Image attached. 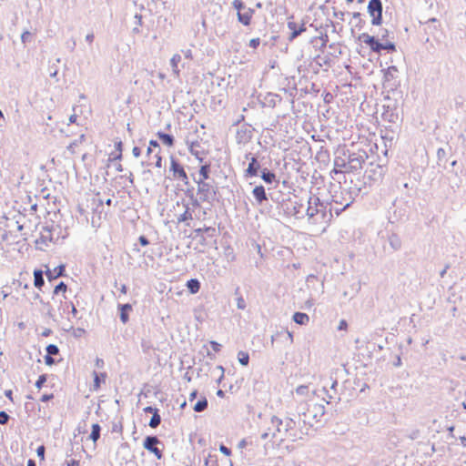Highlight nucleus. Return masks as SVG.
<instances>
[{
  "label": "nucleus",
  "mask_w": 466,
  "mask_h": 466,
  "mask_svg": "<svg viewBox=\"0 0 466 466\" xmlns=\"http://www.w3.org/2000/svg\"><path fill=\"white\" fill-rule=\"evenodd\" d=\"M299 415L302 417L304 423L312 425L320 421L325 415V406L320 403H301L299 407Z\"/></svg>",
  "instance_id": "obj_1"
},
{
  "label": "nucleus",
  "mask_w": 466,
  "mask_h": 466,
  "mask_svg": "<svg viewBox=\"0 0 466 466\" xmlns=\"http://www.w3.org/2000/svg\"><path fill=\"white\" fill-rule=\"evenodd\" d=\"M23 219L24 216L21 214L20 210H10L0 218V228H3L5 232L10 234L20 231L23 229Z\"/></svg>",
  "instance_id": "obj_2"
},
{
  "label": "nucleus",
  "mask_w": 466,
  "mask_h": 466,
  "mask_svg": "<svg viewBox=\"0 0 466 466\" xmlns=\"http://www.w3.org/2000/svg\"><path fill=\"white\" fill-rule=\"evenodd\" d=\"M349 161L346 149H338L334 158V167L330 171V176L334 180L340 182V178L338 176H342L345 179V174L351 173L348 167Z\"/></svg>",
  "instance_id": "obj_3"
},
{
  "label": "nucleus",
  "mask_w": 466,
  "mask_h": 466,
  "mask_svg": "<svg viewBox=\"0 0 466 466\" xmlns=\"http://www.w3.org/2000/svg\"><path fill=\"white\" fill-rule=\"evenodd\" d=\"M327 206H308L309 215L307 219L311 224L328 223L332 217L331 210L327 213Z\"/></svg>",
  "instance_id": "obj_4"
},
{
  "label": "nucleus",
  "mask_w": 466,
  "mask_h": 466,
  "mask_svg": "<svg viewBox=\"0 0 466 466\" xmlns=\"http://www.w3.org/2000/svg\"><path fill=\"white\" fill-rule=\"evenodd\" d=\"M349 161L348 167L352 174L359 173L363 168V164L368 158V154L365 150H359L357 152L346 149Z\"/></svg>",
  "instance_id": "obj_5"
},
{
  "label": "nucleus",
  "mask_w": 466,
  "mask_h": 466,
  "mask_svg": "<svg viewBox=\"0 0 466 466\" xmlns=\"http://www.w3.org/2000/svg\"><path fill=\"white\" fill-rule=\"evenodd\" d=\"M399 72L396 66H390L382 69L383 73V87L388 91H395L400 86V80L397 79Z\"/></svg>",
  "instance_id": "obj_6"
},
{
  "label": "nucleus",
  "mask_w": 466,
  "mask_h": 466,
  "mask_svg": "<svg viewBox=\"0 0 466 466\" xmlns=\"http://www.w3.org/2000/svg\"><path fill=\"white\" fill-rule=\"evenodd\" d=\"M367 10L371 17V25H380L383 22V5L381 0H370Z\"/></svg>",
  "instance_id": "obj_7"
},
{
  "label": "nucleus",
  "mask_w": 466,
  "mask_h": 466,
  "mask_svg": "<svg viewBox=\"0 0 466 466\" xmlns=\"http://www.w3.org/2000/svg\"><path fill=\"white\" fill-rule=\"evenodd\" d=\"M198 184V196L200 201L212 202L216 198V191L212 185L205 181H195Z\"/></svg>",
  "instance_id": "obj_8"
},
{
  "label": "nucleus",
  "mask_w": 466,
  "mask_h": 466,
  "mask_svg": "<svg viewBox=\"0 0 466 466\" xmlns=\"http://www.w3.org/2000/svg\"><path fill=\"white\" fill-rule=\"evenodd\" d=\"M169 172L172 173V176L175 179L182 181L186 185L188 184V177L184 169V167L181 165L179 160L176 158L174 156L170 157Z\"/></svg>",
  "instance_id": "obj_9"
},
{
  "label": "nucleus",
  "mask_w": 466,
  "mask_h": 466,
  "mask_svg": "<svg viewBox=\"0 0 466 466\" xmlns=\"http://www.w3.org/2000/svg\"><path fill=\"white\" fill-rule=\"evenodd\" d=\"M254 128L251 125L244 123L238 130L236 134V141L238 144H247L253 137Z\"/></svg>",
  "instance_id": "obj_10"
},
{
  "label": "nucleus",
  "mask_w": 466,
  "mask_h": 466,
  "mask_svg": "<svg viewBox=\"0 0 466 466\" xmlns=\"http://www.w3.org/2000/svg\"><path fill=\"white\" fill-rule=\"evenodd\" d=\"M54 229L50 228L48 227H44L43 229L40 232V237L35 240V244L37 245V248L41 250L44 249V248L41 245L47 246L48 243H55L56 239L54 238L53 235Z\"/></svg>",
  "instance_id": "obj_11"
},
{
  "label": "nucleus",
  "mask_w": 466,
  "mask_h": 466,
  "mask_svg": "<svg viewBox=\"0 0 466 466\" xmlns=\"http://www.w3.org/2000/svg\"><path fill=\"white\" fill-rule=\"evenodd\" d=\"M387 171V167L383 165H376L373 167V164L370 163V167H367L365 174L368 176L369 179L373 181H378L383 177Z\"/></svg>",
  "instance_id": "obj_12"
},
{
  "label": "nucleus",
  "mask_w": 466,
  "mask_h": 466,
  "mask_svg": "<svg viewBox=\"0 0 466 466\" xmlns=\"http://www.w3.org/2000/svg\"><path fill=\"white\" fill-rule=\"evenodd\" d=\"M160 443V441L156 436H147L144 440V448L150 452L154 453L157 459L162 458L161 451L157 447V445Z\"/></svg>",
  "instance_id": "obj_13"
},
{
  "label": "nucleus",
  "mask_w": 466,
  "mask_h": 466,
  "mask_svg": "<svg viewBox=\"0 0 466 466\" xmlns=\"http://www.w3.org/2000/svg\"><path fill=\"white\" fill-rule=\"evenodd\" d=\"M272 423L276 424L277 431L279 432H281L283 431L286 433H288L291 430H294V428L296 426L295 420L291 418H287L284 420H282L277 417H273Z\"/></svg>",
  "instance_id": "obj_14"
},
{
  "label": "nucleus",
  "mask_w": 466,
  "mask_h": 466,
  "mask_svg": "<svg viewBox=\"0 0 466 466\" xmlns=\"http://www.w3.org/2000/svg\"><path fill=\"white\" fill-rule=\"evenodd\" d=\"M262 169L263 168L261 167L260 162L258 160V157H250V161L248 165V167L245 169L244 175L248 178L258 177Z\"/></svg>",
  "instance_id": "obj_15"
},
{
  "label": "nucleus",
  "mask_w": 466,
  "mask_h": 466,
  "mask_svg": "<svg viewBox=\"0 0 466 466\" xmlns=\"http://www.w3.org/2000/svg\"><path fill=\"white\" fill-rule=\"evenodd\" d=\"M357 40L365 44L367 47L370 48V52L373 53L376 48V45L379 42L380 35H370L368 33H362L358 35Z\"/></svg>",
  "instance_id": "obj_16"
},
{
  "label": "nucleus",
  "mask_w": 466,
  "mask_h": 466,
  "mask_svg": "<svg viewBox=\"0 0 466 466\" xmlns=\"http://www.w3.org/2000/svg\"><path fill=\"white\" fill-rule=\"evenodd\" d=\"M288 28L290 30V34L288 37L289 42H293L298 36H299L302 33L306 32L307 27L305 23H302L300 25H298L297 23L293 21H289Z\"/></svg>",
  "instance_id": "obj_17"
},
{
  "label": "nucleus",
  "mask_w": 466,
  "mask_h": 466,
  "mask_svg": "<svg viewBox=\"0 0 466 466\" xmlns=\"http://www.w3.org/2000/svg\"><path fill=\"white\" fill-rule=\"evenodd\" d=\"M255 14V10L247 7L245 10L240 13H237L238 21L245 26H248L251 24L252 16Z\"/></svg>",
  "instance_id": "obj_18"
},
{
  "label": "nucleus",
  "mask_w": 466,
  "mask_h": 466,
  "mask_svg": "<svg viewBox=\"0 0 466 466\" xmlns=\"http://www.w3.org/2000/svg\"><path fill=\"white\" fill-rule=\"evenodd\" d=\"M414 183L410 187L408 183L403 184V188L405 189V193L401 194L400 201L404 204H408L409 202L413 200V197L417 194V189L413 187Z\"/></svg>",
  "instance_id": "obj_19"
},
{
  "label": "nucleus",
  "mask_w": 466,
  "mask_h": 466,
  "mask_svg": "<svg viewBox=\"0 0 466 466\" xmlns=\"http://www.w3.org/2000/svg\"><path fill=\"white\" fill-rule=\"evenodd\" d=\"M260 177L266 184H268V185H272V184L278 185L279 184V180L277 179V177H276V174L274 173V171H272L267 167H264L260 171Z\"/></svg>",
  "instance_id": "obj_20"
},
{
  "label": "nucleus",
  "mask_w": 466,
  "mask_h": 466,
  "mask_svg": "<svg viewBox=\"0 0 466 466\" xmlns=\"http://www.w3.org/2000/svg\"><path fill=\"white\" fill-rule=\"evenodd\" d=\"M65 272H66V266L62 264V265L56 267L54 269L47 268L46 270V276L49 281H52L59 277L64 276Z\"/></svg>",
  "instance_id": "obj_21"
},
{
  "label": "nucleus",
  "mask_w": 466,
  "mask_h": 466,
  "mask_svg": "<svg viewBox=\"0 0 466 466\" xmlns=\"http://www.w3.org/2000/svg\"><path fill=\"white\" fill-rule=\"evenodd\" d=\"M201 148V145L198 141H194L192 142L190 145H189V151L190 153L199 161V162H203L204 161V155H205V152L204 150H200Z\"/></svg>",
  "instance_id": "obj_22"
},
{
  "label": "nucleus",
  "mask_w": 466,
  "mask_h": 466,
  "mask_svg": "<svg viewBox=\"0 0 466 466\" xmlns=\"http://www.w3.org/2000/svg\"><path fill=\"white\" fill-rule=\"evenodd\" d=\"M294 210L295 218L297 219L307 218L309 215L308 206H287Z\"/></svg>",
  "instance_id": "obj_23"
},
{
  "label": "nucleus",
  "mask_w": 466,
  "mask_h": 466,
  "mask_svg": "<svg viewBox=\"0 0 466 466\" xmlns=\"http://www.w3.org/2000/svg\"><path fill=\"white\" fill-rule=\"evenodd\" d=\"M157 137L164 145L167 147H173L176 141L173 135L165 133L163 131H157Z\"/></svg>",
  "instance_id": "obj_24"
},
{
  "label": "nucleus",
  "mask_w": 466,
  "mask_h": 466,
  "mask_svg": "<svg viewBox=\"0 0 466 466\" xmlns=\"http://www.w3.org/2000/svg\"><path fill=\"white\" fill-rule=\"evenodd\" d=\"M211 170V165L210 163H205L202 165L198 171V177H194L195 181H205L206 179L209 178V173Z\"/></svg>",
  "instance_id": "obj_25"
},
{
  "label": "nucleus",
  "mask_w": 466,
  "mask_h": 466,
  "mask_svg": "<svg viewBox=\"0 0 466 466\" xmlns=\"http://www.w3.org/2000/svg\"><path fill=\"white\" fill-rule=\"evenodd\" d=\"M252 193H253V196H254L255 199L259 204L262 203L264 200L268 199L267 194H266V191H265V187L262 185L256 186L253 188Z\"/></svg>",
  "instance_id": "obj_26"
},
{
  "label": "nucleus",
  "mask_w": 466,
  "mask_h": 466,
  "mask_svg": "<svg viewBox=\"0 0 466 466\" xmlns=\"http://www.w3.org/2000/svg\"><path fill=\"white\" fill-rule=\"evenodd\" d=\"M120 309V319L123 323H127L129 319V312L132 311V305L129 303L121 305Z\"/></svg>",
  "instance_id": "obj_27"
},
{
  "label": "nucleus",
  "mask_w": 466,
  "mask_h": 466,
  "mask_svg": "<svg viewBox=\"0 0 466 466\" xmlns=\"http://www.w3.org/2000/svg\"><path fill=\"white\" fill-rule=\"evenodd\" d=\"M43 275V271L40 269H35L34 271V284L37 289H41L45 284Z\"/></svg>",
  "instance_id": "obj_28"
},
{
  "label": "nucleus",
  "mask_w": 466,
  "mask_h": 466,
  "mask_svg": "<svg viewBox=\"0 0 466 466\" xmlns=\"http://www.w3.org/2000/svg\"><path fill=\"white\" fill-rule=\"evenodd\" d=\"M293 320L299 325H306L309 321V317L306 313L296 312L293 315Z\"/></svg>",
  "instance_id": "obj_29"
},
{
  "label": "nucleus",
  "mask_w": 466,
  "mask_h": 466,
  "mask_svg": "<svg viewBox=\"0 0 466 466\" xmlns=\"http://www.w3.org/2000/svg\"><path fill=\"white\" fill-rule=\"evenodd\" d=\"M318 39H319L321 41V44L319 46H318V48L320 51H323L329 42V36L327 34H321L319 36L312 37L310 40V43L314 44V42L317 41ZM315 47H317V46H315Z\"/></svg>",
  "instance_id": "obj_30"
},
{
  "label": "nucleus",
  "mask_w": 466,
  "mask_h": 466,
  "mask_svg": "<svg viewBox=\"0 0 466 466\" xmlns=\"http://www.w3.org/2000/svg\"><path fill=\"white\" fill-rule=\"evenodd\" d=\"M352 17L357 20L354 26L358 28V30H362L366 25V20L362 18V14L360 12H354L352 14Z\"/></svg>",
  "instance_id": "obj_31"
},
{
  "label": "nucleus",
  "mask_w": 466,
  "mask_h": 466,
  "mask_svg": "<svg viewBox=\"0 0 466 466\" xmlns=\"http://www.w3.org/2000/svg\"><path fill=\"white\" fill-rule=\"evenodd\" d=\"M397 52V46L394 42L386 40L383 41V54H393Z\"/></svg>",
  "instance_id": "obj_32"
},
{
  "label": "nucleus",
  "mask_w": 466,
  "mask_h": 466,
  "mask_svg": "<svg viewBox=\"0 0 466 466\" xmlns=\"http://www.w3.org/2000/svg\"><path fill=\"white\" fill-rule=\"evenodd\" d=\"M389 242H390V247L394 249V250H398L401 247V240L400 238H399L398 235L396 234H391L390 237H389Z\"/></svg>",
  "instance_id": "obj_33"
},
{
  "label": "nucleus",
  "mask_w": 466,
  "mask_h": 466,
  "mask_svg": "<svg viewBox=\"0 0 466 466\" xmlns=\"http://www.w3.org/2000/svg\"><path fill=\"white\" fill-rule=\"evenodd\" d=\"M281 96L277 94L268 93L266 96V100L269 106L275 107L278 102L281 101Z\"/></svg>",
  "instance_id": "obj_34"
},
{
  "label": "nucleus",
  "mask_w": 466,
  "mask_h": 466,
  "mask_svg": "<svg viewBox=\"0 0 466 466\" xmlns=\"http://www.w3.org/2000/svg\"><path fill=\"white\" fill-rule=\"evenodd\" d=\"M187 287L192 294H196L200 289V283L198 279H192L187 281Z\"/></svg>",
  "instance_id": "obj_35"
},
{
  "label": "nucleus",
  "mask_w": 466,
  "mask_h": 466,
  "mask_svg": "<svg viewBox=\"0 0 466 466\" xmlns=\"http://www.w3.org/2000/svg\"><path fill=\"white\" fill-rule=\"evenodd\" d=\"M180 61L181 56L179 54H175L170 60V65L172 66L173 72L177 75L179 74L178 64L180 63Z\"/></svg>",
  "instance_id": "obj_36"
},
{
  "label": "nucleus",
  "mask_w": 466,
  "mask_h": 466,
  "mask_svg": "<svg viewBox=\"0 0 466 466\" xmlns=\"http://www.w3.org/2000/svg\"><path fill=\"white\" fill-rule=\"evenodd\" d=\"M114 256L112 253H109L108 256L104 254V261L103 265L107 268L109 270H113L114 268Z\"/></svg>",
  "instance_id": "obj_37"
},
{
  "label": "nucleus",
  "mask_w": 466,
  "mask_h": 466,
  "mask_svg": "<svg viewBox=\"0 0 466 466\" xmlns=\"http://www.w3.org/2000/svg\"><path fill=\"white\" fill-rule=\"evenodd\" d=\"M208 408V400L206 398H203L202 400H198L195 406L194 410L197 412H202Z\"/></svg>",
  "instance_id": "obj_38"
},
{
  "label": "nucleus",
  "mask_w": 466,
  "mask_h": 466,
  "mask_svg": "<svg viewBox=\"0 0 466 466\" xmlns=\"http://www.w3.org/2000/svg\"><path fill=\"white\" fill-rule=\"evenodd\" d=\"M100 431L101 428L98 424H93L92 425V431L90 434V439H92L94 441H96L100 437Z\"/></svg>",
  "instance_id": "obj_39"
},
{
  "label": "nucleus",
  "mask_w": 466,
  "mask_h": 466,
  "mask_svg": "<svg viewBox=\"0 0 466 466\" xmlns=\"http://www.w3.org/2000/svg\"><path fill=\"white\" fill-rule=\"evenodd\" d=\"M238 360L243 366H247L249 362V355L245 351H239L238 353Z\"/></svg>",
  "instance_id": "obj_40"
},
{
  "label": "nucleus",
  "mask_w": 466,
  "mask_h": 466,
  "mask_svg": "<svg viewBox=\"0 0 466 466\" xmlns=\"http://www.w3.org/2000/svg\"><path fill=\"white\" fill-rule=\"evenodd\" d=\"M206 466H218V457L217 455L208 454L205 459Z\"/></svg>",
  "instance_id": "obj_41"
},
{
  "label": "nucleus",
  "mask_w": 466,
  "mask_h": 466,
  "mask_svg": "<svg viewBox=\"0 0 466 466\" xmlns=\"http://www.w3.org/2000/svg\"><path fill=\"white\" fill-rule=\"evenodd\" d=\"M161 422V417L158 414V411L155 412L149 421V426L151 428H157Z\"/></svg>",
  "instance_id": "obj_42"
},
{
  "label": "nucleus",
  "mask_w": 466,
  "mask_h": 466,
  "mask_svg": "<svg viewBox=\"0 0 466 466\" xmlns=\"http://www.w3.org/2000/svg\"><path fill=\"white\" fill-rule=\"evenodd\" d=\"M232 7L237 10V13H240L247 8L245 3L242 0H233Z\"/></svg>",
  "instance_id": "obj_43"
},
{
  "label": "nucleus",
  "mask_w": 466,
  "mask_h": 466,
  "mask_svg": "<svg viewBox=\"0 0 466 466\" xmlns=\"http://www.w3.org/2000/svg\"><path fill=\"white\" fill-rule=\"evenodd\" d=\"M188 219H192V214L189 212V208L187 206L185 212L177 217V222H186Z\"/></svg>",
  "instance_id": "obj_44"
},
{
  "label": "nucleus",
  "mask_w": 466,
  "mask_h": 466,
  "mask_svg": "<svg viewBox=\"0 0 466 466\" xmlns=\"http://www.w3.org/2000/svg\"><path fill=\"white\" fill-rule=\"evenodd\" d=\"M46 354L50 355V356H55V355H57L59 353V349L55 344H49L46 347Z\"/></svg>",
  "instance_id": "obj_45"
},
{
  "label": "nucleus",
  "mask_w": 466,
  "mask_h": 466,
  "mask_svg": "<svg viewBox=\"0 0 466 466\" xmlns=\"http://www.w3.org/2000/svg\"><path fill=\"white\" fill-rule=\"evenodd\" d=\"M67 289L66 284H65L63 281L59 282L54 289V295H58L59 293L63 292L65 293Z\"/></svg>",
  "instance_id": "obj_46"
},
{
  "label": "nucleus",
  "mask_w": 466,
  "mask_h": 466,
  "mask_svg": "<svg viewBox=\"0 0 466 466\" xmlns=\"http://www.w3.org/2000/svg\"><path fill=\"white\" fill-rule=\"evenodd\" d=\"M382 116L385 120H388L390 123H395L398 119V115L389 111L384 112Z\"/></svg>",
  "instance_id": "obj_47"
},
{
  "label": "nucleus",
  "mask_w": 466,
  "mask_h": 466,
  "mask_svg": "<svg viewBox=\"0 0 466 466\" xmlns=\"http://www.w3.org/2000/svg\"><path fill=\"white\" fill-rule=\"evenodd\" d=\"M224 254L228 261L235 260V254L232 248L227 247L225 248Z\"/></svg>",
  "instance_id": "obj_48"
},
{
  "label": "nucleus",
  "mask_w": 466,
  "mask_h": 466,
  "mask_svg": "<svg viewBox=\"0 0 466 466\" xmlns=\"http://www.w3.org/2000/svg\"><path fill=\"white\" fill-rule=\"evenodd\" d=\"M329 151L327 149H323V147H321L320 150L318 152L316 157L319 161H320V160L324 161L326 158H329Z\"/></svg>",
  "instance_id": "obj_49"
},
{
  "label": "nucleus",
  "mask_w": 466,
  "mask_h": 466,
  "mask_svg": "<svg viewBox=\"0 0 466 466\" xmlns=\"http://www.w3.org/2000/svg\"><path fill=\"white\" fill-rule=\"evenodd\" d=\"M152 159H155V163H154L155 167H162V157L160 156V151H157L153 155L151 160Z\"/></svg>",
  "instance_id": "obj_50"
},
{
  "label": "nucleus",
  "mask_w": 466,
  "mask_h": 466,
  "mask_svg": "<svg viewBox=\"0 0 466 466\" xmlns=\"http://www.w3.org/2000/svg\"><path fill=\"white\" fill-rule=\"evenodd\" d=\"M205 232L208 237H213L215 236V233H216V228H211V227H208V228H198V229H196V232L198 233H200V232Z\"/></svg>",
  "instance_id": "obj_51"
},
{
  "label": "nucleus",
  "mask_w": 466,
  "mask_h": 466,
  "mask_svg": "<svg viewBox=\"0 0 466 466\" xmlns=\"http://www.w3.org/2000/svg\"><path fill=\"white\" fill-rule=\"evenodd\" d=\"M437 157H438V165H441V161H446V151L443 148H439L437 150Z\"/></svg>",
  "instance_id": "obj_52"
},
{
  "label": "nucleus",
  "mask_w": 466,
  "mask_h": 466,
  "mask_svg": "<svg viewBox=\"0 0 466 466\" xmlns=\"http://www.w3.org/2000/svg\"><path fill=\"white\" fill-rule=\"evenodd\" d=\"M46 379L47 377L46 374L40 375L38 380L35 381V387L40 390L42 386L46 382Z\"/></svg>",
  "instance_id": "obj_53"
},
{
  "label": "nucleus",
  "mask_w": 466,
  "mask_h": 466,
  "mask_svg": "<svg viewBox=\"0 0 466 466\" xmlns=\"http://www.w3.org/2000/svg\"><path fill=\"white\" fill-rule=\"evenodd\" d=\"M10 416L5 411H0V424L5 425L8 423Z\"/></svg>",
  "instance_id": "obj_54"
},
{
  "label": "nucleus",
  "mask_w": 466,
  "mask_h": 466,
  "mask_svg": "<svg viewBox=\"0 0 466 466\" xmlns=\"http://www.w3.org/2000/svg\"><path fill=\"white\" fill-rule=\"evenodd\" d=\"M246 301L244 299V298L239 295L238 298H237V307L238 309H246Z\"/></svg>",
  "instance_id": "obj_55"
},
{
  "label": "nucleus",
  "mask_w": 466,
  "mask_h": 466,
  "mask_svg": "<svg viewBox=\"0 0 466 466\" xmlns=\"http://www.w3.org/2000/svg\"><path fill=\"white\" fill-rule=\"evenodd\" d=\"M374 54L378 56H381L383 54V41L379 40V42L376 45V48L373 51Z\"/></svg>",
  "instance_id": "obj_56"
},
{
  "label": "nucleus",
  "mask_w": 466,
  "mask_h": 466,
  "mask_svg": "<svg viewBox=\"0 0 466 466\" xmlns=\"http://www.w3.org/2000/svg\"><path fill=\"white\" fill-rule=\"evenodd\" d=\"M279 335H284L286 339L289 340V342L290 344L293 342V335L290 331L286 330V331L278 332L276 336H279Z\"/></svg>",
  "instance_id": "obj_57"
},
{
  "label": "nucleus",
  "mask_w": 466,
  "mask_h": 466,
  "mask_svg": "<svg viewBox=\"0 0 466 466\" xmlns=\"http://www.w3.org/2000/svg\"><path fill=\"white\" fill-rule=\"evenodd\" d=\"M46 307H47V310H46V315L52 319L54 321H56V315L55 314L54 312V309L53 308L51 307V305L49 303L46 304Z\"/></svg>",
  "instance_id": "obj_58"
},
{
  "label": "nucleus",
  "mask_w": 466,
  "mask_h": 466,
  "mask_svg": "<svg viewBox=\"0 0 466 466\" xmlns=\"http://www.w3.org/2000/svg\"><path fill=\"white\" fill-rule=\"evenodd\" d=\"M66 307L67 309H70L69 312H71V313H72V315H73V317H74V318H77V317H76L77 309H76V306H75L72 302H67V301H66Z\"/></svg>",
  "instance_id": "obj_59"
},
{
  "label": "nucleus",
  "mask_w": 466,
  "mask_h": 466,
  "mask_svg": "<svg viewBox=\"0 0 466 466\" xmlns=\"http://www.w3.org/2000/svg\"><path fill=\"white\" fill-rule=\"evenodd\" d=\"M377 35H380V39L381 41H386V40H388L390 32L388 29L383 28V29H380V34H378Z\"/></svg>",
  "instance_id": "obj_60"
},
{
  "label": "nucleus",
  "mask_w": 466,
  "mask_h": 466,
  "mask_svg": "<svg viewBox=\"0 0 466 466\" xmlns=\"http://www.w3.org/2000/svg\"><path fill=\"white\" fill-rule=\"evenodd\" d=\"M309 391L308 386L300 385L296 389V393L299 395H305Z\"/></svg>",
  "instance_id": "obj_61"
},
{
  "label": "nucleus",
  "mask_w": 466,
  "mask_h": 466,
  "mask_svg": "<svg viewBox=\"0 0 466 466\" xmlns=\"http://www.w3.org/2000/svg\"><path fill=\"white\" fill-rule=\"evenodd\" d=\"M148 147L150 148H153L156 151H160L161 150L159 142L157 140L151 139L149 141V146Z\"/></svg>",
  "instance_id": "obj_62"
},
{
  "label": "nucleus",
  "mask_w": 466,
  "mask_h": 466,
  "mask_svg": "<svg viewBox=\"0 0 466 466\" xmlns=\"http://www.w3.org/2000/svg\"><path fill=\"white\" fill-rule=\"evenodd\" d=\"M259 45H260V39L258 37L250 39L249 44H248V46L253 49H257Z\"/></svg>",
  "instance_id": "obj_63"
},
{
  "label": "nucleus",
  "mask_w": 466,
  "mask_h": 466,
  "mask_svg": "<svg viewBox=\"0 0 466 466\" xmlns=\"http://www.w3.org/2000/svg\"><path fill=\"white\" fill-rule=\"evenodd\" d=\"M45 452H46V448H45V446H43V445L39 446V447L36 449L37 456H38L40 459H42V460H44V458H45Z\"/></svg>",
  "instance_id": "obj_64"
}]
</instances>
